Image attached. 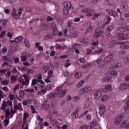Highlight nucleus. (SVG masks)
Segmentation results:
<instances>
[{
    "mask_svg": "<svg viewBox=\"0 0 129 129\" xmlns=\"http://www.w3.org/2000/svg\"><path fill=\"white\" fill-rule=\"evenodd\" d=\"M49 29V25L48 24H42L41 26V29L42 31H47Z\"/></svg>",
    "mask_w": 129,
    "mask_h": 129,
    "instance_id": "15",
    "label": "nucleus"
},
{
    "mask_svg": "<svg viewBox=\"0 0 129 129\" xmlns=\"http://www.w3.org/2000/svg\"><path fill=\"white\" fill-rule=\"evenodd\" d=\"M105 112V106L103 105H100L99 112H96V114L97 115V113H99L100 116H103V114Z\"/></svg>",
    "mask_w": 129,
    "mask_h": 129,
    "instance_id": "6",
    "label": "nucleus"
},
{
    "mask_svg": "<svg viewBox=\"0 0 129 129\" xmlns=\"http://www.w3.org/2000/svg\"><path fill=\"white\" fill-rule=\"evenodd\" d=\"M11 113H10V110H6L5 112V117L7 119V118H10L9 115H10Z\"/></svg>",
    "mask_w": 129,
    "mask_h": 129,
    "instance_id": "32",
    "label": "nucleus"
},
{
    "mask_svg": "<svg viewBox=\"0 0 129 129\" xmlns=\"http://www.w3.org/2000/svg\"><path fill=\"white\" fill-rule=\"evenodd\" d=\"M33 73H34V70L32 69H28V74H33Z\"/></svg>",
    "mask_w": 129,
    "mask_h": 129,
    "instance_id": "56",
    "label": "nucleus"
},
{
    "mask_svg": "<svg viewBox=\"0 0 129 129\" xmlns=\"http://www.w3.org/2000/svg\"><path fill=\"white\" fill-rule=\"evenodd\" d=\"M107 30H108V32H111V31L112 30H113V27L112 25L109 26L107 28Z\"/></svg>",
    "mask_w": 129,
    "mask_h": 129,
    "instance_id": "49",
    "label": "nucleus"
},
{
    "mask_svg": "<svg viewBox=\"0 0 129 129\" xmlns=\"http://www.w3.org/2000/svg\"><path fill=\"white\" fill-rule=\"evenodd\" d=\"M24 95H25V92L23 90H21L19 91V97H21L22 99L24 98Z\"/></svg>",
    "mask_w": 129,
    "mask_h": 129,
    "instance_id": "24",
    "label": "nucleus"
},
{
    "mask_svg": "<svg viewBox=\"0 0 129 129\" xmlns=\"http://www.w3.org/2000/svg\"><path fill=\"white\" fill-rule=\"evenodd\" d=\"M121 66V63H117L114 66V68L115 69L116 68H118V67H120Z\"/></svg>",
    "mask_w": 129,
    "mask_h": 129,
    "instance_id": "48",
    "label": "nucleus"
},
{
    "mask_svg": "<svg viewBox=\"0 0 129 129\" xmlns=\"http://www.w3.org/2000/svg\"><path fill=\"white\" fill-rule=\"evenodd\" d=\"M126 54V51L125 50H121L119 51V55H120V56H122V55H124Z\"/></svg>",
    "mask_w": 129,
    "mask_h": 129,
    "instance_id": "43",
    "label": "nucleus"
},
{
    "mask_svg": "<svg viewBox=\"0 0 129 129\" xmlns=\"http://www.w3.org/2000/svg\"><path fill=\"white\" fill-rule=\"evenodd\" d=\"M11 80L13 81H18V78L16 77L15 76H12L11 77Z\"/></svg>",
    "mask_w": 129,
    "mask_h": 129,
    "instance_id": "52",
    "label": "nucleus"
},
{
    "mask_svg": "<svg viewBox=\"0 0 129 129\" xmlns=\"http://www.w3.org/2000/svg\"><path fill=\"white\" fill-rule=\"evenodd\" d=\"M43 69L45 71L44 73H47L48 70L50 69V67L48 65H46L45 66L43 67Z\"/></svg>",
    "mask_w": 129,
    "mask_h": 129,
    "instance_id": "36",
    "label": "nucleus"
},
{
    "mask_svg": "<svg viewBox=\"0 0 129 129\" xmlns=\"http://www.w3.org/2000/svg\"><path fill=\"white\" fill-rule=\"evenodd\" d=\"M47 97L49 99H53L56 97V95L54 94V93H51L49 94H48V95H47Z\"/></svg>",
    "mask_w": 129,
    "mask_h": 129,
    "instance_id": "27",
    "label": "nucleus"
},
{
    "mask_svg": "<svg viewBox=\"0 0 129 129\" xmlns=\"http://www.w3.org/2000/svg\"><path fill=\"white\" fill-rule=\"evenodd\" d=\"M93 30V28H92V26L90 25L89 28L87 29V31L85 32V34L87 33H89V32H91Z\"/></svg>",
    "mask_w": 129,
    "mask_h": 129,
    "instance_id": "37",
    "label": "nucleus"
},
{
    "mask_svg": "<svg viewBox=\"0 0 129 129\" xmlns=\"http://www.w3.org/2000/svg\"><path fill=\"white\" fill-rule=\"evenodd\" d=\"M23 64L25 66H30L31 65V63H29L28 61L24 62Z\"/></svg>",
    "mask_w": 129,
    "mask_h": 129,
    "instance_id": "60",
    "label": "nucleus"
},
{
    "mask_svg": "<svg viewBox=\"0 0 129 129\" xmlns=\"http://www.w3.org/2000/svg\"><path fill=\"white\" fill-rule=\"evenodd\" d=\"M24 91H26V92H34V91H35V90H34V89H27L26 90H25Z\"/></svg>",
    "mask_w": 129,
    "mask_h": 129,
    "instance_id": "54",
    "label": "nucleus"
},
{
    "mask_svg": "<svg viewBox=\"0 0 129 129\" xmlns=\"http://www.w3.org/2000/svg\"><path fill=\"white\" fill-rule=\"evenodd\" d=\"M108 100V96L106 95H105L102 97L101 98V101L102 102H106V101H107Z\"/></svg>",
    "mask_w": 129,
    "mask_h": 129,
    "instance_id": "19",
    "label": "nucleus"
},
{
    "mask_svg": "<svg viewBox=\"0 0 129 129\" xmlns=\"http://www.w3.org/2000/svg\"><path fill=\"white\" fill-rule=\"evenodd\" d=\"M83 89H84V91H85V93L91 91V87H90L86 86L83 88Z\"/></svg>",
    "mask_w": 129,
    "mask_h": 129,
    "instance_id": "20",
    "label": "nucleus"
},
{
    "mask_svg": "<svg viewBox=\"0 0 129 129\" xmlns=\"http://www.w3.org/2000/svg\"><path fill=\"white\" fill-rule=\"evenodd\" d=\"M24 44H25V46L27 48H30V42H29V40L27 39H24Z\"/></svg>",
    "mask_w": 129,
    "mask_h": 129,
    "instance_id": "26",
    "label": "nucleus"
},
{
    "mask_svg": "<svg viewBox=\"0 0 129 129\" xmlns=\"http://www.w3.org/2000/svg\"><path fill=\"white\" fill-rule=\"evenodd\" d=\"M7 36L8 37H9L10 39H12V38H13V34H12L10 32H8L7 33Z\"/></svg>",
    "mask_w": 129,
    "mask_h": 129,
    "instance_id": "61",
    "label": "nucleus"
},
{
    "mask_svg": "<svg viewBox=\"0 0 129 129\" xmlns=\"http://www.w3.org/2000/svg\"><path fill=\"white\" fill-rule=\"evenodd\" d=\"M89 126L87 124H84V125L80 127V129H88Z\"/></svg>",
    "mask_w": 129,
    "mask_h": 129,
    "instance_id": "44",
    "label": "nucleus"
},
{
    "mask_svg": "<svg viewBox=\"0 0 129 129\" xmlns=\"http://www.w3.org/2000/svg\"><path fill=\"white\" fill-rule=\"evenodd\" d=\"M110 21H111V18H110V17H109L108 19L107 22L102 25V28H103V29H104V28H105V26H106V25H107L108 24H109V22H110Z\"/></svg>",
    "mask_w": 129,
    "mask_h": 129,
    "instance_id": "33",
    "label": "nucleus"
},
{
    "mask_svg": "<svg viewBox=\"0 0 129 129\" xmlns=\"http://www.w3.org/2000/svg\"><path fill=\"white\" fill-rule=\"evenodd\" d=\"M104 89L105 91H110V90H111V85L110 84L106 85L104 87Z\"/></svg>",
    "mask_w": 129,
    "mask_h": 129,
    "instance_id": "17",
    "label": "nucleus"
},
{
    "mask_svg": "<svg viewBox=\"0 0 129 129\" xmlns=\"http://www.w3.org/2000/svg\"><path fill=\"white\" fill-rule=\"evenodd\" d=\"M124 112L127 114L129 113V102H127V104L124 106Z\"/></svg>",
    "mask_w": 129,
    "mask_h": 129,
    "instance_id": "16",
    "label": "nucleus"
},
{
    "mask_svg": "<svg viewBox=\"0 0 129 129\" xmlns=\"http://www.w3.org/2000/svg\"><path fill=\"white\" fill-rule=\"evenodd\" d=\"M51 122L52 123V124H53V125H59V123H58V122L57 121V120L56 119H51Z\"/></svg>",
    "mask_w": 129,
    "mask_h": 129,
    "instance_id": "30",
    "label": "nucleus"
},
{
    "mask_svg": "<svg viewBox=\"0 0 129 129\" xmlns=\"http://www.w3.org/2000/svg\"><path fill=\"white\" fill-rule=\"evenodd\" d=\"M106 12L108 13L110 16H113V11L112 10H106Z\"/></svg>",
    "mask_w": 129,
    "mask_h": 129,
    "instance_id": "45",
    "label": "nucleus"
},
{
    "mask_svg": "<svg viewBox=\"0 0 129 129\" xmlns=\"http://www.w3.org/2000/svg\"><path fill=\"white\" fill-rule=\"evenodd\" d=\"M79 61L81 63H85V62H86V60L84 58H80Z\"/></svg>",
    "mask_w": 129,
    "mask_h": 129,
    "instance_id": "53",
    "label": "nucleus"
},
{
    "mask_svg": "<svg viewBox=\"0 0 129 129\" xmlns=\"http://www.w3.org/2000/svg\"><path fill=\"white\" fill-rule=\"evenodd\" d=\"M84 93H85V92L84 91L83 88L79 90V94L80 95H83V94Z\"/></svg>",
    "mask_w": 129,
    "mask_h": 129,
    "instance_id": "38",
    "label": "nucleus"
},
{
    "mask_svg": "<svg viewBox=\"0 0 129 129\" xmlns=\"http://www.w3.org/2000/svg\"><path fill=\"white\" fill-rule=\"evenodd\" d=\"M7 24H8V20H4L2 21V25L4 28H6V25H7Z\"/></svg>",
    "mask_w": 129,
    "mask_h": 129,
    "instance_id": "41",
    "label": "nucleus"
},
{
    "mask_svg": "<svg viewBox=\"0 0 129 129\" xmlns=\"http://www.w3.org/2000/svg\"><path fill=\"white\" fill-rule=\"evenodd\" d=\"M127 120H124L120 124V127L123 128L125 127V129L129 128V123Z\"/></svg>",
    "mask_w": 129,
    "mask_h": 129,
    "instance_id": "10",
    "label": "nucleus"
},
{
    "mask_svg": "<svg viewBox=\"0 0 129 129\" xmlns=\"http://www.w3.org/2000/svg\"><path fill=\"white\" fill-rule=\"evenodd\" d=\"M51 38H53V35L51 34H48L44 37V40H45V41H47V40H48V39H51Z\"/></svg>",
    "mask_w": 129,
    "mask_h": 129,
    "instance_id": "28",
    "label": "nucleus"
},
{
    "mask_svg": "<svg viewBox=\"0 0 129 129\" xmlns=\"http://www.w3.org/2000/svg\"><path fill=\"white\" fill-rule=\"evenodd\" d=\"M97 121L96 120H93L90 123V128L93 129L94 128V126L96 125Z\"/></svg>",
    "mask_w": 129,
    "mask_h": 129,
    "instance_id": "18",
    "label": "nucleus"
},
{
    "mask_svg": "<svg viewBox=\"0 0 129 129\" xmlns=\"http://www.w3.org/2000/svg\"><path fill=\"white\" fill-rule=\"evenodd\" d=\"M82 76V74L81 73V72H79L75 74V77L76 78H80V77H81Z\"/></svg>",
    "mask_w": 129,
    "mask_h": 129,
    "instance_id": "29",
    "label": "nucleus"
},
{
    "mask_svg": "<svg viewBox=\"0 0 129 129\" xmlns=\"http://www.w3.org/2000/svg\"><path fill=\"white\" fill-rule=\"evenodd\" d=\"M123 120V116L121 114L118 115L115 119V124H116V125H118V124H119V123H120Z\"/></svg>",
    "mask_w": 129,
    "mask_h": 129,
    "instance_id": "7",
    "label": "nucleus"
},
{
    "mask_svg": "<svg viewBox=\"0 0 129 129\" xmlns=\"http://www.w3.org/2000/svg\"><path fill=\"white\" fill-rule=\"evenodd\" d=\"M2 60H3V61H7V60H9V58L8 57H7V56H3Z\"/></svg>",
    "mask_w": 129,
    "mask_h": 129,
    "instance_id": "58",
    "label": "nucleus"
},
{
    "mask_svg": "<svg viewBox=\"0 0 129 129\" xmlns=\"http://www.w3.org/2000/svg\"><path fill=\"white\" fill-rule=\"evenodd\" d=\"M7 51H8V49H7V47H4L2 49V52L3 53H6V52H7Z\"/></svg>",
    "mask_w": 129,
    "mask_h": 129,
    "instance_id": "63",
    "label": "nucleus"
},
{
    "mask_svg": "<svg viewBox=\"0 0 129 129\" xmlns=\"http://www.w3.org/2000/svg\"><path fill=\"white\" fill-rule=\"evenodd\" d=\"M22 41H23V36H22L16 37L15 39V43H16V44H21Z\"/></svg>",
    "mask_w": 129,
    "mask_h": 129,
    "instance_id": "13",
    "label": "nucleus"
},
{
    "mask_svg": "<svg viewBox=\"0 0 129 129\" xmlns=\"http://www.w3.org/2000/svg\"><path fill=\"white\" fill-rule=\"evenodd\" d=\"M85 81L84 80H82L77 85L76 87L77 88H80L83 84H84Z\"/></svg>",
    "mask_w": 129,
    "mask_h": 129,
    "instance_id": "22",
    "label": "nucleus"
},
{
    "mask_svg": "<svg viewBox=\"0 0 129 129\" xmlns=\"http://www.w3.org/2000/svg\"><path fill=\"white\" fill-rule=\"evenodd\" d=\"M51 28L52 29V33L54 36H56L58 34V29H57V26L56 24L52 23Z\"/></svg>",
    "mask_w": 129,
    "mask_h": 129,
    "instance_id": "9",
    "label": "nucleus"
},
{
    "mask_svg": "<svg viewBox=\"0 0 129 129\" xmlns=\"http://www.w3.org/2000/svg\"><path fill=\"white\" fill-rule=\"evenodd\" d=\"M89 66H91V63L90 62L82 65V68H83V69H87Z\"/></svg>",
    "mask_w": 129,
    "mask_h": 129,
    "instance_id": "25",
    "label": "nucleus"
},
{
    "mask_svg": "<svg viewBox=\"0 0 129 129\" xmlns=\"http://www.w3.org/2000/svg\"><path fill=\"white\" fill-rule=\"evenodd\" d=\"M105 3L108 5V6H112V4H110V2H109V0H105Z\"/></svg>",
    "mask_w": 129,
    "mask_h": 129,
    "instance_id": "59",
    "label": "nucleus"
},
{
    "mask_svg": "<svg viewBox=\"0 0 129 129\" xmlns=\"http://www.w3.org/2000/svg\"><path fill=\"white\" fill-rule=\"evenodd\" d=\"M53 70H50L49 72H48L47 74L48 75H53Z\"/></svg>",
    "mask_w": 129,
    "mask_h": 129,
    "instance_id": "64",
    "label": "nucleus"
},
{
    "mask_svg": "<svg viewBox=\"0 0 129 129\" xmlns=\"http://www.w3.org/2000/svg\"><path fill=\"white\" fill-rule=\"evenodd\" d=\"M126 88V84L123 83V84L121 85L119 87V90L122 91L124 90Z\"/></svg>",
    "mask_w": 129,
    "mask_h": 129,
    "instance_id": "23",
    "label": "nucleus"
},
{
    "mask_svg": "<svg viewBox=\"0 0 129 129\" xmlns=\"http://www.w3.org/2000/svg\"><path fill=\"white\" fill-rule=\"evenodd\" d=\"M94 96L96 99H99L101 97V93L100 91H97L94 93Z\"/></svg>",
    "mask_w": 129,
    "mask_h": 129,
    "instance_id": "14",
    "label": "nucleus"
},
{
    "mask_svg": "<svg viewBox=\"0 0 129 129\" xmlns=\"http://www.w3.org/2000/svg\"><path fill=\"white\" fill-rule=\"evenodd\" d=\"M101 35H102L101 27H98L96 29V32L94 34V38H95V39H96V38H100V37H101Z\"/></svg>",
    "mask_w": 129,
    "mask_h": 129,
    "instance_id": "4",
    "label": "nucleus"
},
{
    "mask_svg": "<svg viewBox=\"0 0 129 129\" xmlns=\"http://www.w3.org/2000/svg\"><path fill=\"white\" fill-rule=\"evenodd\" d=\"M103 50H104L103 48L100 49L98 50H96L95 51L94 54H96V53H98V54H100V53H102L103 52Z\"/></svg>",
    "mask_w": 129,
    "mask_h": 129,
    "instance_id": "47",
    "label": "nucleus"
},
{
    "mask_svg": "<svg viewBox=\"0 0 129 129\" xmlns=\"http://www.w3.org/2000/svg\"><path fill=\"white\" fill-rule=\"evenodd\" d=\"M37 83V79L33 80L31 84V86H35V85H36Z\"/></svg>",
    "mask_w": 129,
    "mask_h": 129,
    "instance_id": "42",
    "label": "nucleus"
},
{
    "mask_svg": "<svg viewBox=\"0 0 129 129\" xmlns=\"http://www.w3.org/2000/svg\"><path fill=\"white\" fill-rule=\"evenodd\" d=\"M42 109H48L49 108V105L48 104H43L41 105Z\"/></svg>",
    "mask_w": 129,
    "mask_h": 129,
    "instance_id": "34",
    "label": "nucleus"
},
{
    "mask_svg": "<svg viewBox=\"0 0 129 129\" xmlns=\"http://www.w3.org/2000/svg\"><path fill=\"white\" fill-rule=\"evenodd\" d=\"M120 9L123 12H128V6L126 4L121 5Z\"/></svg>",
    "mask_w": 129,
    "mask_h": 129,
    "instance_id": "11",
    "label": "nucleus"
},
{
    "mask_svg": "<svg viewBox=\"0 0 129 129\" xmlns=\"http://www.w3.org/2000/svg\"><path fill=\"white\" fill-rule=\"evenodd\" d=\"M71 8V3L68 2L66 4L62 11V14L64 16H68L69 11Z\"/></svg>",
    "mask_w": 129,
    "mask_h": 129,
    "instance_id": "3",
    "label": "nucleus"
},
{
    "mask_svg": "<svg viewBox=\"0 0 129 129\" xmlns=\"http://www.w3.org/2000/svg\"><path fill=\"white\" fill-rule=\"evenodd\" d=\"M52 88V85H51L50 84L48 85L46 87V90H51Z\"/></svg>",
    "mask_w": 129,
    "mask_h": 129,
    "instance_id": "50",
    "label": "nucleus"
},
{
    "mask_svg": "<svg viewBox=\"0 0 129 129\" xmlns=\"http://www.w3.org/2000/svg\"><path fill=\"white\" fill-rule=\"evenodd\" d=\"M2 90H4V91H6V92H9L10 90H9V88H8V87H4L2 88Z\"/></svg>",
    "mask_w": 129,
    "mask_h": 129,
    "instance_id": "51",
    "label": "nucleus"
},
{
    "mask_svg": "<svg viewBox=\"0 0 129 129\" xmlns=\"http://www.w3.org/2000/svg\"><path fill=\"white\" fill-rule=\"evenodd\" d=\"M113 52L112 51L110 52L108 56H106L104 58V61H109L111 59L113 58Z\"/></svg>",
    "mask_w": 129,
    "mask_h": 129,
    "instance_id": "12",
    "label": "nucleus"
},
{
    "mask_svg": "<svg viewBox=\"0 0 129 129\" xmlns=\"http://www.w3.org/2000/svg\"><path fill=\"white\" fill-rule=\"evenodd\" d=\"M128 39V35H125L122 37L119 38V41H122V40H127Z\"/></svg>",
    "mask_w": 129,
    "mask_h": 129,
    "instance_id": "35",
    "label": "nucleus"
},
{
    "mask_svg": "<svg viewBox=\"0 0 129 129\" xmlns=\"http://www.w3.org/2000/svg\"><path fill=\"white\" fill-rule=\"evenodd\" d=\"M23 77L25 81L27 82V85H29V82H30V77L29 76H26L25 74L23 75Z\"/></svg>",
    "mask_w": 129,
    "mask_h": 129,
    "instance_id": "31",
    "label": "nucleus"
},
{
    "mask_svg": "<svg viewBox=\"0 0 129 129\" xmlns=\"http://www.w3.org/2000/svg\"><path fill=\"white\" fill-rule=\"evenodd\" d=\"M21 58H22L23 61H26L27 59V57L26 56H22Z\"/></svg>",
    "mask_w": 129,
    "mask_h": 129,
    "instance_id": "62",
    "label": "nucleus"
},
{
    "mask_svg": "<svg viewBox=\"0 0 129 129\" xmlns=\"http://www.w3.org/2000/svg\"><path fill=\"white\" fill-rule=\"evenodd\" d=\"M6 35V31H4L0 34V38H4V36Z\"/></svg>",
    "mask_w": 129,
    "mask_h": 129,
    "instance_id": "55",
    "label": "nucleus"
},
{
    "mask_svg": "<svg viewBox=\"0 0 129 129\" xmlns=\"http://www.w3.org/2000/svg\"><path fill=\"white\" fill-rule=\"evenodd\" d=\"M9 83H10V82L7 80L1 82V84H2V85H8Z\"/></svg>",
    "mask_w": 129,
    "mask_h": 129,
    "instance_id": "40",
    "label": "nucleus"
},
{
    "mask_svg": "<svg viewBox=\"0 0 129 129\" xmlns=\"http://www.w3.org/2000/svg\"><path fill=\"white\" fill-rule=\"evenodd\" d=\"M8 102L6 101H3V103L2 104V107H1V109L2 110H4V109H6V107L8 106Z\"/></svg>",
    "mask_w": 129,
    "mask_h": 129,
    "instance_id": "21",
    "label": "nucleus"
},
{
    "mask_svg": "<svg viewBox=\"0 0 129 129\" xmlns=\"http://www.w3.org/2000/svg\"><path fill=\"white\" fill-rule=\"evenodd\" d=\"M27 70H28V68L27 67H22L21 69L22 72L24 71H27Z\"/></svg>",
    "mask_w": 129,
    "mask_h": 129,
    "instance_id": "57",
    "label": "nucleus"
},
{
    "mask_svg": "<svg viewBox=\"0 0 129 129\" xmlns=\"http://www.w3.org/2000/svg\"><path fill=\"white\" fill-rule=\"evenodd\" d=\"M107 73L108 76H106L102 79V82H110L111 81V77L113 76V67L109 68Z\"/></svg>",
    "mask_w": 129,
    "mask_h": 129,
    "instance_id": "1",
    "label": "nucleus"
},
{
    "mask_svg": "<svg viewBox=\"0 0 129 129\" xmlns=\"http://www.w3.org/2000/svg\"><path fill=\"white\" fill-rule=\"evenodd\" d=\"M29 117V114L28 113L25 112L24 114V118H23V120H27V118Z\"/></svg>",
    "mask_w": 129,
    "mask_h": 129,
    "instance_id": "39",
    "label": "nucleus"
},
{
    "mask_svg": "<svg viewBox=\"0 0 129 129\" xmlns=\"http://www.w3.org/2000/svg\"><path fill=\"white\" fill-rule=\"evenodd\" d=\"M12 16L14 20H18V19H20V17H21L20 15L17 14V10L15 7L13 8Z\"/></svg>",
    "mask_w": 129,
    "mask_h": 129,
    "instance_id": "8",
    "label": "nucleus"
},
{
    "mask_svg": "<svg viewBox=\"0 0 129 129\" xmlns=\"http://www.w3.org/2000/svg\"><path fill=\"white\" fill-rule=\"evenodd\" d=\"M82 12H83V13H85L86 16L88 17H91L92 16V14H91V13H94L95 11L94 9L87 8L86 9H82Z\"/></svg>",
    "mask_w": 129,
    "mask_h": 129,
    "instance_id": "5",
    "label": "nucleus"
},
{
    "mask_svg": "<svg viewBox=\"0 0 129 129\" xmlns=\"http://www.w3.org/2000/svg\"><path fill=\"white\" fill-rule=\"evenodd\" d=\"M66 93H67V89H64L63 91V90H62V87H59L55 90V94H56V95H59V94H60V97H63V96L66 95Z\"/></svg>",
    "mask_w": 129,
    "mask_h": 129,
    "instance_id": "2",
    "label": "nucleus"
},
{
    "mask_svg": "<svg viewBox=\"0 0 129 129\" xmlns=\"http://www.w3.org/2000/svg\"><path fill=\"white\" fill-rule=\"evenodd\" d=\"M72 116L73 117H74L75 118H77V117H78V114H77V112L76 111H75L72 114Z\"/></svg>",
    "mask_w": 129,
    "mask_h": 129,
    "instance_id": "46",
    "label": "nucleus"
}]
</instances>
